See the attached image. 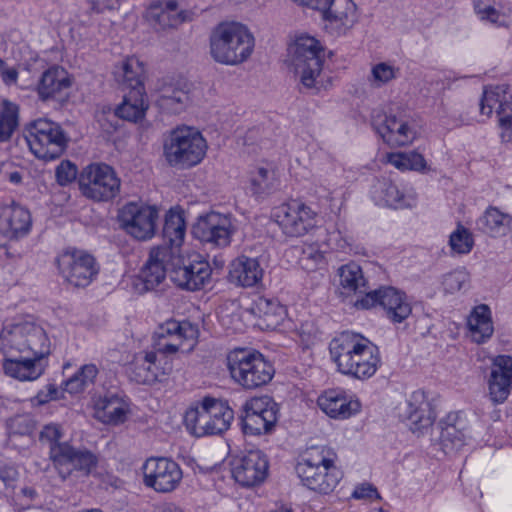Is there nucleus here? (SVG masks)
I'll use <instances>...</instances> for the list:
<instances>
[{
  "label": "nucleus",
  "mask_w": 512,
  "mask_h": 512,
  "mask_svg": "<svg viewBox=\"0 0 512 512\" xmlns=\"http://www.w3.org/2000/svg\"><path fill=\"white\" fill-rule=\"evenodd\" d=\"M45 330L31 322L10 323L0 332V355L4 373L19 381H35L47 366L51 352Z\"/></svg>",
  "instance_id": "obj_1"
},
{
  "label": "nucleus",
  "mask_w": 512,
  "mask_h": 512,
  "mask_svg": "<svg viewBox=\"0 0 512 512\" xmlns=\"http://www.w3.org/2000/svg\"><path fill=\"white\" fill-rule=\"evenodd\" d=\"M329 352L337 371L353 379H370L381 365L378 347L352 331H344L334 337L329 343Z\"/></svg>",
  "instance_id": "obj_2"
},
{
  "label": "nucleus",
  "mask_w": 512,
  "mask_h": 512,
  "mask_svg": "<svg viewBox=\"0 0 512 512\" xmlns=\"http://www.w3.org/2000/svg\"><path fill=\"white\" fill-rule=\"evenodd\" d=\"M336 458V453L327 446L309 448L295 468L302 484L320 494L333 492L343 476L335 465Z\"/></svg>",
  "instance_id": "obj_3"
},
{
  "label": "nucleus",
  "mask_w": 512,
  "mask_h": 512,
  "mask_svg": "<svg viewBox=\"0 0 512 512\" xmlns=\"http://www.w3.org/2000/svg\"><path fill=\"white\" fill-rule=\"evenodd\" d=\"M255 39L247 26L239 22H222L210 36V54L224 65L236 66L249 59Z\"/></svg>",
  "instance_id": "obj_4"
},
{
  "label": "nucleus",
  "mask_w": 512,
  "mask_h": 512,
  "mask_svg": "<svg viewBox=\"0 0 512 512\" xmlns=\"http://www.w3.org/2000/svg\"><path fill=\"white\" fill-rule=\"evenodd\" d=\"M233 418V410L225 402L205 397L198 405L186 411L184 422L192 435L203 437L224 433Z\"/></svg>",
  "instance_id": "obj_5"
},
{
  "label": "nucleus",
  "mask_w": 512,
  "mask_h": 512,
  "mask_svg": "<svg viewBox=\"0 0 512 512\" xmlns=\"http://www.w3.org/2000/svg\"><path fill=\"white\" fill-rule=\"evenodd\" d=\"M231 378L244 389H256L268 384L275 373L273 365L258 351L234 349L227 355Z\"/></svg>",
  "instance_id": "obj_6"
},
{
  "label": "nucleus",
  "mask_w": 512,
  "mask_h": 512,
  "mask_svg": "<svg viewBox=\"0 0 512 512\" xmlns=\"http://www.w3.org/2000/svg\"><path fill=\"white\" fill-rule=\"evenodd\" d=\"M292 67L303 88L315 93L323 83L320 79L325 59V50L320 42L311 36H300L291 47Z\"/></svg>",
  "instance_id": "obj_7"
},
{
  "label": "nucleus",
  "mask_w": 512,
  "mask_h": 512,
  "mask_svg": "<svg viewBox=\"0 0 512 512\" xmlns=\"http://www.w3.org/2000/svg\"><path fill=\"white\" fill-rule=\"evenodd\" d=\"M207 142L194 127L182 126L174 129L164 146V154L172 166L189 168L199 164L206 155Z\"/></svg>",
  "instance_id": "obj_8"
},
{
  "label": "nucleus",
  "mask_w": 512,
  "mask_h": 512,
  "mask_svg": "<svg viewBox=\"0 0 512 512\" xmlns=\"http://www.w3.org/2000/svg\"><path fill=\"white\" fill-rule=\"evenodd\" d=\"M25 141L30 151L43 160L60 157L68 144V138L62 127L45 118L37 119L27 126Z\"/></svg>",
  "instance_id": "obj_9"
},
{
  "label": "nucleus",
  "mask_w": 512,
  "mask_h": 512,
  "mask_svg": "<svg viewBox=\"0 0 512 512\" xmlns=\"http://www.w3.org/2000/svg\"><path fill=\"white\" fill-rule=\"evenodd\" d=\"M199 330L190 321L170 319L160 324L153 334V348L169 356L190 351L196 344Z\"/></svg>",
  "instance_id": "obj_10"
},
{
  "label": "nucleus",
  "mask_w": 512,
  "mask_h": 512,
  "mask_svg": "<svg viewBox=\"0 0 512 512\" xmlns=\"http://www.w3.org/2000/svg\"><path fill=\"white\" fill-rule=\"evenodd\" d=\"M79 185L85 197L94 201H108L118 195L121 182L111 166L96 163L84 169Z\"/></svg>",
  "instance_id": "obj_11"
},
{
  "label": "nucleus",
  "mask_w": 512,
  "mask_h": 512,
  "mask_svg": "<svg viewBox=\"0 0 512 512\" xmlns=\"http://www.w3.org/2000/svg\"><path fill=\"white\" fill-rule=\"evenodd\" d=\"M56 263L64 281L77 288L88 286L99 272L95 258L81 250L64 251Z\"/></svg>",
  "instance_id": "obj_12"
},
{
  "label": "nucleus",
  "mask_w": 512,
  "mask_h": 512,
  "mask_svg": "<svg viewBox=\"0 0 512 512\" xmlns=\"http://www.w3.org/2000/svg\"><path fill=\"white\" fill-rule=\"evenodd\" d=\"M165 357L154 348L137 352L128 364L129 378L142 385L161 382L172 371V364Z\"/></svg>",
  "instance_id": "obj_13"
},
{
  "label": "nucleus",
  "mask_w": 512,
  "mask_h": 512,
  "mask_svg": "<svg viewBox=\"0 0 512 512\" xmlns=\"http://www.w3.org/2000/svg\"><path fill=\"white\" fill-rule=\"evenodd\" d=\"M118 218L127 234L137 240H148L156 232L159 213L155 206L129 202L121 208Z\"/></svg>",
  "instance_id": "obj_14"
},
{
  "label": "nucleus",
  "mask_w": 512,
  "mask_h": 512,
  "mask_svg": "<svg viewBox=\"0 0 512 512\" xmlns=\"http://www.w3.org/2000/svg\"><path fill=\"white\" fill-rule=\"evenodd\" d=\"M143 484L157 493H170L180 485L183 473L178 463L166 457H150L142 465Z\"/></svg>",
  "instance_id": "obj_15"
},
{
  "label": "nucleus",
  "mask_w": 512,
  "mask_h": 512,
  "mask_svg": "<svg viewBox=\"0 0 512 512\" xmlns=\"http://www.w3.org/2000/svg\"><path fill=\"white\" fill-rule=\"evenodd\" d=\"M372 124L381 138L390 146L411 144L416 138L414 122L401 111L373 115Z\"/></svg>",
  "instance_id": "obj_16"
},
{
  "label": "nucleus",
  "mask_w": 512,
  "mask_h": 512,
  "mask_svg": "<svg viewBox=\"0 0 512 512\" xmlns=\"http://www.w3.org/2000/svg\"><path fill=\"white\" fill-rule=\"evenodd\" d=\"M242 429L247 435H261L272 431L278 421V404L269 396L254 397L244 405Z\"/></svg>",
  "instance_id": "obj_17"
},
{
  "label": "nucleus",
  "mask_w": 512,
  "mask_h": 512,
  "mask_svg": "<svg viewBox=\"0 0 512 512\" xmlns=\"http://www.w3.org/2000/svg\"><path fill=\"white\" fill-rule=\"evenodd\" d=\"M274 217L285 235L300 237L316 226L317 214L305 203L292 200L277 207Z\"/></svg>",
  "instance_id": "obj_18"
},
{
  "label": "nucleus",
  "mask_w": 512,
  "mask_h": 512,
  "mask_svg": "<svg viewBox=\"0 0 512 512\" xmlns=\"http://www.w3.org/2000/svg\"><path fill=\"white\" fill-rule=\"evenodd\" d=\"M51 459L62 479L76 470L89 475L98 463L95 454L88 450H77L70 445H55L51 448Z\"/></svg>",
  "instance_id": "obj_19"
},
{
  "label": "nucleus",
  "mask_w": 512,
  "mask_h": 512,
  "mask_svg": "<svg viewBox=\"0 0 512 512\" xmlns=\"http://www.w3.org/2000/svg\"><path fill=\"white\" fill-rule=\"evenodd\" d=\"M269 463L260 450H250L233 462L232 475L243 487L261 484L268 475Z\"/></svg>",
  "instance_id": "obj_20"
},
{
  "label": "nucleus",
  "mask_w": 512,
  "mask_h": 512,
  "mask_svg": "<svg viewBox=\"0 0 512 512\" xmlns=\"http://www.w3.org/2000/svg\"><path fill=\"white\" fill-rule=\"evenodd\" d=\"M173 252L166 245L151 249L149 258L134 282L139 293L155 289L166 278V264L172 258Z\"/></svg>",
  "instance_id": "obj_21"
},
{
  "label": "nucleus",
  "mask_w": 512,
  "mask_h": 512,
  "mask_svg": "<svg viewBox=\"0 0 512 512\" xmlns=\"http://www.w3.org/2000/svg\"><path fill=\"white\" fill-rule=\"evenodd\" d=\"M405 418L414 434H426L432 427L436 414L427 394L423 390L412 392L407 400Z\"/></svg>",
  "instance_id": "obj_22"
},
{
  "label": "nucleus",
  "mask_w": 512,
  "mask_h": 512,
  "mask_svg": "<svg viewBox=\"0 0 512 512\" xmlns=\"http://www.w3.org/2000/svg\"><path fill=\"white\" fill-rule=\"evenodd\" d=\"M193 233L203 242H208L218 247H226L231 241V220L226 215L211 212L199 219L193 229Z\"/></svg>",
  "instance_id": "obj_23"
},
{
  "label": "nucleus",
  "mask_w": 512,
  "mask_h": 512,
  "mask_svg": "<svg viewBox=\"0 0 512 512\" xmlns=\"http://www.w3.org/2000/svg\"><path fill=\"white\" fill-rule=\"evenodd\" d=\"M317 405L328 417L337 420L348 419L361 409L358 399L339 388L322 392L318 396Z\"/></svg>",
  "instance_id": "obj_24"
},
{
  "label": "nucleus",
  "mask_w": 512,
  "mask_h": 512,
  "mask_svg": "<svg viewBox=\"0 0 512 512\" xmlns=\"http://www.w3.org/2000/svg\"><path fill=\"white\" fill-rule=\"evenodd\" d=\"M371 193L376 204L395 209L412 207L417 199L412 186H399L389 180L378 181Z\"/></svg>",
  "instance_id": "obj_25"
},
{
  "label": "nucleus",
  "mask_w": 512,
  "mask_h": 512,
  "mask_svg": "<svg viewBox=\"0 0 512 512\" xmlns=\"http://www.w3.org/2000/svg\"><path fill=\"white\" fill-rule=\"evenodd\" d=\"M31 228V215L27 209L17 204L0 205V237L18 240L26 236Z\"/></svg>",
  "instance_id": "obj_26"
},
{
  "label": "nucleus",
  "mask_w": 512,
  "mask_h": 512,
  "mask_svg": "<svg viewBox=\"0 0 512 512\" xmlns=\"http://www.w3.org/2000/svg\"><path fill=\"white\" fill-rule=\"evenodd\" d=\"M319 11L326 27L337 34H345L357 22V7L352 0H328Z\"/></svg>",
  "instance_id": "obj_27"
},
{
  "label": "nucleus",
  "mask_w": 512,
  "mask_h": 512,
  "mask_svg": "<svg viewBox=\"0 0 512 512\" xmlns=\"http://www.w3.org/2000/svg\"><path fill=\"white\" fill-rule=\"evenodd\" d=\"M512 388V357L499 355L494 358L488 379L489 396L496 403H503Z\"/></svg>",
  "instance_id": "obj_28"
},
{
  "label": "nucleus",
  "mask_w": 512,
  "mask_h": 512,
  "mask_svg": "<svg viewBox=\"0 0 512 512\" xmlns=\"http://www.w3.org/2000/svg\"><path fill=\"white\" fill-rule=\"evenodd\" d=\"M147 19L156 29H175L193 19V13L179 10L175 0L152 4L147 10Z\"/></svg>",
  "instance_id": "obj_29"
},
{
  "label": "nucleus",
  "mask_w": 512,
  "mask_h": 512,
  "mask_svg": "<svg viewBox=\"0 0 512 512\" xmlns=\"http://www.w3.org/2000/svg\"><path fill=\"white\" fill-rule=\"evenodd\" d=\"M211 276L208 262L194 260L187 265L175 267L171 272L172 281L180 288L189 291L202 289Z\"/></svg>",
  "instance_id": "obj_30"
},
{
  "label": "nucleus",
  "mask_w": 512,
  "mask_h": 512,
  "mask_svg": "<svg viewBox=\"0 0 512 512\" xmlns=\"http://www.w3.org/2000/svg\"><path fill=\"white\" fill-rule=\"evenodd\" d=\"M248 310L259 318L258 325L266 329L277 328L286 317V308L278 300L264 296L253 299Z\"/></svg>",
  "instance_id": "obj_31"
},
{
  "label": "nucleus",
  "mask_w": 512,
  "mask_h": 512,
  "mask_svg": "<svg viewBox=\"0 0 512 512\" xmlns=\"http://www.w3.org/2000/svg\"><path fill=\"white\" fill-rule=\"evenodd\" d=\"M113 75L123 89L145 91V67L138 58H125L115 66Z\"/></svg>",
  "instance_id": "obj_32"
},
{
  "label": "nucleus",
  "mask_w": 512,
  "mask_h": 512,
  "mask_svg": "<svg viewBox=\"0 0 512 512\" xmlns=\"http://www.w3.org/2000/svg\"><path fill=\"white\" fill-rule=\"evenodd\" d=\"M249 188L253 195L266 196L280 188L277 167L268 162L258 164L249 173Z\"/></svg>",
  "instance_id": "obj_33"
},
{
  "label": "nucleus",
  "mask_w": 512,
  "mask_h": 512,
  "mask_svg": "<svg viewBox=\"0 0 512 512\" xmlns=\"http://www.w3.org/2000/svg\"><path fill=\"white\" fill-rule=\"evenodd\" d=\"M71 86V81L67 71L59 66H52L46 69L40 76L36 92L38 98L46 102L54 99L63 90Z\"/></svg>",
  "instance_id": "obj_34"
},
{
  "label": "nucleus",
  "mask_w": 512,
  "mask_h": 512,
  "mask_svg": "<svg viewBox=\"0 0 512 512\" xmlns=\"http://www.w3.org/2000/svg\"><path fill=\"white\" fill-rule=\"evenodd\" d=\"M381 307L386 317L394 324L402 323L412 313V305L407 295L392 286L382 287Z\"/></svg>",
  "instance_id": "obj_35"
},
{
  "label": "nucleus",
  "mask_w": 512,
  "mask_h": 512,
  "mask_svg": "<svg viewBox=\"0 0 512 512\" xmlns=\"http://www.w3.org/2000/svg\"><path fill=\"white\" fill-rule=\"evenodd\" d=\"M263 269L256 258L239 256L230 264V281L242 287L256 286L263 278Z\"/></svg>",
  "instance_id": "obj_36"
},
{
  "label": "nucleus",
  "mask_w": 512,
  "mask_h": 512,
  "mask_svg": "<svg viewBox=\"0 0 512 512\" xmlns=\"http://www.w3.org/2000/svg\"><path fill=\"white\" fill-rule=\"evenodd\" d=\"M477 229L493 237H502L511 231L512 216L497 207L489 206L476 221Z\"/></svg>",
  "instance_id": "obj_37"
},
{
  "label": "nucleus",
  "mask_w": 512,
  "mask_h": 512,
  "mask_svg": "<svg viewBox=\"0 0 512 512\" xmlns=\"http://www.w3.org/2000/svg\"><path fill=\"white\" fill-rule=\"evenodd\" d=\"M149 108L146 91L130 90L115 108V115L123 120L137 123L144 119Z\"/></svg>",
  "instance_id": "obj_38"
},
{
  "label": "nucleus",
  "mask_w": 512,
  "mask_h": 512,
  "mask_svg": "<svg viewBox=\"0 0 512 512\" xmlns=\"http://www.w3.org/2000/svg\"><path fill=\"white\" fill-rule=\"evenodd\" d=\"M467 324L470 336L475 343H484L493 335L491 310L485 304L478 305L471 311Z\"/></svg>",
  "instance_id": "obj_39"
},
{
  "label": "nucleus",
  "mask_w": 512,
  "mask_h": 512,
  "mask_svg": "<svg viewBox=\"0 0 512 512\" xmlns=\"http://www.w3.org/2000/svg\"><path fill=\"white\" fill-rule=\"evenodd\" d=\"M190 103L187 91L175 85H165L159 89L155 105L164 113L179 114Z\"/></svg>",
  "instance_id": "obj_40"
},
{
  "label": "nucleus",
  "mask_w": 512,
  "mask_h": 512,
  "mask_svg": "<svg viewBox=\"0 0 512 512\" xmlns=\"http://www.w3.org/2000/svg\"><path fill=\"white\" fill-rule=\"evenodd\" d=\"M441 439L444 443H451L455 447H460L469 432V423L466 415L462 411L450 412L443 420Z\"/></svg>",
  "instance_id": "obj_41"
},
{
  "label": "nucleus",
  "mask_w": 512,
  "mask_h": 512,
  "mask_svg": "<svg viewBox=\"0 0 512 512\" xmlns=\"http://www.w3.org/2000/svg\"><path fill=\"white\" fill-rule=\"evenodd\" d=\"M129 412L126 402L115 395L105 396L96 402L97 417L106 424L123 423Z\"/></svg>",
  "instance_id": "obj_42"
},
{
  "label": "nucleus",
  "mask_w": 512,
  "mask_h": 512,
  "mask_svg": "<svg viewBox=\"0 0 512 512\" xmlns=\"http://www.w3.org/2000/svg\"><path fill=\"white\" fill-rule=\"evenodd\" d=\"M512 105L508 86L505 84L486 87L480 101V113L491 117L494 111L504 109Z\"/></svg>",
  "instance_id": "obj_43"
},
{
  "label": "nucleus",
  "mask_w": 512,
  "mask_h": 512,
  "mask_svg": "<svg viewBox=\"0 0 512 512\" xmlns=\"http://www.w3.org/2000/svg\"><path fill=\"white\" fill-rule=\"evenodd\" d=\"M186 224L183 214L180 211L170 209L166 214L165 222L163 226V239L169 244L166 246L171 249L173 255L175 250L179 248L185 238Z\"/></svg>",
  "instance_id": "obj_44"
},
{
  "label": "nucleus",
  "mask_w": 512,
  "mask_h": 512,
  "mask_svg": "<svg viewBox=\"0 0 512 512\" xmlns=\"http://www.w3.org/2000/svg\"><path fill=\"white\" fill-rule=\"evenodd\" d=\"M340 286L348 293H362L366 289V279L362 268L355 262L341 266L338 270Z\"/></svg>",
  "instance_id": "obj_45"
},
{
  "label": "nucleus",
  "mask_w": 512,
  "mask_h": 512,
  "mask_svg": "<svg viewBox=\"0 0 512 512\" xmlns=\"http://www.w3.org/2000/svg\"><path fill=\"white\" fill-rule=\"evenodd\" d=\"M98 368L95 364H85L69 379L64 382V391L70 394L83 392L92 385L98 375Z\"/></svg>",
  "instance_id": "obj_46"
},
{
  "label": "nucleus",
  "mask_w": 512,
  "mask_h": 512,
  "mask_svg": "<svg viewBox=\"0 0 512 512\" xmlns=\"http://www.w3.org/2000/svg\"><path fill=\"white\" fill-rule=\"evenodd\" d=\"M388 162L399 170L424 171L427 163L422 154L416 151L390 153Z\"/></svg>",
  "instance_id": "obj_47"
},
{
  "label": "nucleus",
  "mask_w": 512,
  "mask_h": 512,
  "mask_svg": "<svg viewBox=\"0 0 512 512\" xmlns=\"http://www.w3.org/2000/svg\"><path fill=\"white\" fill-rule=\"evenodd\" d=\"M18 105L3 100L0 111V141L8 140L18 126Z\"/></svg>",
  "instance_id": "obj_48"
},
{
  "label": "nucleus",
  "mask_w": 512,
  "mask_h": 512,
  "mask_svg": "<svg viewBox=\"0 0 512 512\" xmlns=\"http://www.w3.org/2000/svg\"><path fill=\"white\" fill-rule=\"evenodd\" d=\"M398 74L399 68L386 62H380L371 68V75L368 80L373 87L379 88L396 79Z\"/></svg>",
  "instance_id": "obj_49"
},
{
  "label": "nucleus",
  "mask_w": 512,
  "mask_h": 512,
  "mask_svg": "<svg viewBox=\"0 0 512 512\" xmlns=\"http://www.w3.org/2000/svg\"><path fill=\"white\" fill-rule=\"evenodd\" d=\"M449 244L453 252L457 254H468L474 245L472 234L463 226L458 228L450 235Z\"/></svg>",
  "instance_id": "obj_50"
},
{
  "label": "nucleus",
  "mask_w": 512,
  "mask_h": 512,
  "mask_svg": "<svg viewBox=\"0 0 512 512\" xmlns=\"http://www.w3.org/2000/svg\"><path fill=\"white\" fill-rule=\"evenodd\" d=\"M469 273L465 269H456L443 277L442 285L446 293L454 294L469 284Z\"/></svg>",
  "instance_id": "obj_51"
},
{
  "label": "nucleus",
  "mask_w": 512,
  "mask_h": 512,
  "mask_svg": "<svg viewBox=\"0 0 512 512\" xmlns=\"http://www.w3.org/2000/svg\"><path fill=\"white\" fill-rule=\"evenodd\" d=\"M77 167L70 161H62L55 170L56 181L61 186L73 182L77 176Z\"/></svg>",
  "instance_id": "obj_52"
},
{
  "label": "nucleus",
  "mask_w": 512,
  "mask_h": 512,
  "mask_svg": "<svg viewBox=\"0 0 512 512\" xmlns=\"http://www.w3.org/2000/svg\"><path fill=\"white\" fill-rule=\"evenodd\" d=\"M501 139L504 142H512V105L506 110H497Z\"/></svg>",
  "instance_id": "obj_53"
},
{
  "label": "nucleus",
  "mask_w": 512,
  "mask_h": 512,
  "mask_svg": "<svg viewBox=\"0 0 512 512\" xmlns=\"http://www.w3.org/2000/svg\"><path fill=\"white\" fill-rule=\"evenodd\" d=\"M61 391L55 384H48L30 399L32 406H41L50 401L57 400L61 396Z\"/></svg>",
  "instance_id": "obj_54"
},
{
  "label": "nucleus",
  "mask_w": 512,
  "mask_h": 512,
  "mask_svg": "<svg viewBox=\"0 0 512 512\" xmlns=\"http://www.w3.org/2000/svg\"><path fill=\"white\" fill-rule=\"evenodd\" d=\"M307 269H313L324 261L323 253L315 245H306L300 258Z\"/></svg>",
  "instance_id": "obj_55"
},
{
  "label": "nucleus",
  "mask_w": 512,
  "mask_h": 512,
  "mask_svg": "<svg viewBox=\"0 0 512 512\" xmlns=\"http://www.w3.org/2000/svg\"><path fill=\"white\" fill-rule=\"evenodd\" d=\"M62 438V429L59 424L50 423L43 427L40 432V440L50 444V449L55 445H67L66 443H58Z\"/></svg>",
  "instance_id": "obj_56"
},
{
  "label": "nucleus",
  "mask_w": 512,
  "mask_h": 512,
  "mask_svg": "<svg viewBox=\"0 0 512 512\" xmlns=\"http://www.w3.org/2000/svg\"><path fill=\"white\" fill-rule=\"evenodd\" d=\"M476 14L481 20H488L491 23H500L501 14L492 5L478 0L474 4Z\"/></svg>",
  "instance_id": "obj_57"
},
{
  "label": "nucleus",
  "mask_w": 512,
  "mask_h": 512,
  "mask_svg": "<svg viewBox=\"0 0 512 512\" xmlns=\"http://www.w3.org/2000/svg\"><path fill=\"white\" fill-rule=\"evenodd\" d=\"M382 301V287L379 289L365 293L363 296L358 298L354 306L357 309H371L377 305L381 306Z\"/></svg>",
  "instance_id": "obj_58"
},
{
  "label": "nucleus",
  "mask_w": 512,
  "mask_h": 512,
  "mask_svg": "<svg viewBox=\"0 0 512 512\" xmlns=\"http://www.w3.org/2000/svg\"><path fill=\"white\" fill-rule=\"evenodd\" d=\"M12 429L18 434H29L33 431L34 424L28 416H17L12 420Z\"/></svg>",
  "instance_id": "obj_59"
},
{
  "label": "nucleus",
  "mask_w": 512,
  "mask_h": 512,
  "mask_svg": "<svg viewBox=\"0 0 512 512\" xmlns=\"http://www.w3.org/2000/svg\"><path fill=\"white\" fill-rule=\"evenodd\" d=\"M377 494V491L375 488H373L370 484H362L360 486H357L354 491L352 492V497L354 499H366V498H372L374 495Z\"/></svg>",
  "instance_id": "obj_60"
},
{
  "label": "nucleus",
  "mask_w": 512,
  "mask_h": 512,
  "mask_svg": "<svg viewBox=\"0 0 512 512\" xmlns=\"http://www.w3.org/2000/svg\"><path fill=\"white\" fill-rule=\"evenodd\" d=\"M18 478V472L13 467L0 468V480L5 486H12Z\"/></svg>",
  "instance_id": "obj_61"
},
{
  "label": "nucleus",
  "mask_w": 512,
  "mask_h": 512,
  "mask_svg": "<svg viewBox=\"0 0 512 512\" xmlns=\"http://www.w3.org/2000/svg\"><path fill=\"white\" fill-rule=\"evenodd\" d=\"M0 75H1V78H2V81L6 84V85H13L17 82V79H18V71L16 68H7L6 65L4 66V68L2 69V71L0 72Z\"/></svg>",
  "instance_id": "obj_62"
},
{
  "label": "nucleus",
  "mask_w": 512,
  "mask_h": 512,
  "mask_svg": "<svg viewBox=\"0 0 512 512\" xmlns=\"http://www.w3.org/2000/svg\"><path fill=\"white\" fill-rule=\"evenodd\" d=\"M299 6L307 7L313 10L319 11L321 8L327 5L328 0H292Z\"/></svg>",
  "instance_id": "obj_63"
},
{
  "label": "nucleus",
  "mask_w": 512,
  "mask_h": 512,
  "mask_svg": "<svg viewBox=\"0 0 512 512\" xmlns=\"http://www.w3.org/2000/svg\"><path fill=\"white\" fill-rule=\"evenodd\" d=\"M5 179L14 185H19L22 183L23 173L13 167Z\"/></svg>",
  "instance_id": "obj_64"
}]
</instances>
